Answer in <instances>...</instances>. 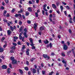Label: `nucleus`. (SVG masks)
Returning <instances> with one entry per match:
<instances>
[{
	"label": "nucleus",
	"instance_id": "nucleus-1",
	"mask_svg": "<svg viewBox=\"0 0 75 75\" xmlns=\"http://www.w3.org/2000/svg\"><path fill=\"white\" fill-rule=\"evenodd\" d=\"M15 17L16 18H17V17H20V18H21L22 17V15L21 14L19 13L18 14H16L15 16Z\"/></svg>",
	"mask_w": 75,
	"mask_h": 75
},
{
	"label": "nucleus",
	"instance_id": "nucleus-2",
	"mask_svg": "<svg viewBox=\"0 0 75 75\" xmlns=\"http://www.w3.org/2000/svg\"><path fill=\"white\" fill-rule=\"evenodd\" d=\"M18 62L16 59H15L12 61V64H17Z\"/></svg>",
	"mask_w": 75,
	"mask_h": 75
},
{
	"label": "nucleus",
	"instance_id": "nucleus-3",
	"mask_svg": "<svg viewBox=\"0 0 75 75\" xmlns=\"http://www.w3.org/2000/svg\"><path fill=\"white\" fill-rule=\"evenodd\" d=\"M1 68L2 69H7V66L5 65H3L2 66Z\"/></svg>",
	"mask_w": 75,
	"mask_h": 75
},
{
	"label": "nucleus",
	"instance_id": "nucleus-4",
	"mask_svg": "<svg viewBox=\"0 0 75 75\" xmlns=\"http://www.w3.org/2000/svg\"><path fill=\"white\" fill-rule=\"evenodd\" d=\"M64 45V50H67L68 49V47H67V46L65 44H64L63 45Z\"/></svg>",
	"mask_w": 75,
	"mask_h": 75
},
{
	"label": "nucleus",
	"instance_id": "nucleus-5",
	"mask_svg": "<svg viewBox=\"0 0 75 75\" xmlns=\"http://www.w3.org/2000/svg\"><path fill=\"white\" fill-rule=\"evenodd\" d=\"M30 42L31 44H30V45H31V46H34V44H33V40H32V39H29Z\"/></svg>",
	"mask_w": 75,
	"mask_h": 75
},
{
	"label": "nucleus",
	"instance_id": "nucleus-6",
	"mask_svg": "<svg viewBox=\"0 0 75 75\" xmlns=\"http://www.w3.org/2000/svg\"><path fill=\"white\" fill-rule=\"evenodd\" d=\"M37 23H35L34 24V28L35 30V31H36L37 30Z\"/></svg>",
	"mask_w": 75,
	"mask_h": 75
},
{
	"label": "nucleus",
	"instance_id": "nucleus-7",
	"mask_svg": "<svg viewBox=\"0 0 75 75\" xmlns=\"http://www.w3.org/2000/svg\"><path fill=\"white\" fill-rule=\"evenodd\" d=\"M52 7L53 8H55L56 9L57 8V6L55 5L54 4H52Z\"/></svg>",
	"mask_w": 75,
	"mask_h": 75
},
{
	"label": "nucleus",
	"instance_id": "nucleus-8",
	"mask_svg": "<svg viewBox=\"0 0 75 75\" xmlns=\"http://www.w3.org/2000/svg\"><path fill=\"white\" fill-rule=\"evenodd\" d=\"M12 33V32H11V31L10 30H8L7 31V33L8 35H10V34H11Z\"/></svg>",
	"mask_w": 75,
	"mask_h": 75
},
{
	"label": "nucleus",
	"instance_id": "nucleus-9",
	"mask_svg": "<svg viewBox=\"0 0 75 75\" xmlns=\"http://www.w3.org/2000/svg\"><path fill=\"white\" fill-rule=\"evenodd\" d=\"M32 70V72L33 73V74H35V73H36V70L35 69H33Z\"/></svg>",
	"mask_w": 75,
	"mask_h": 75
},
{
	"label": "nucleus",
	"instance_id": "nucleus-10",
	"mask_svg": "<svg viewBox=\"0 0 75 75\" xmlns=\"http://www.w3.org/2000/svg\"><path fill=\"white\" fill-rule=\"evenodd\" d=\"M10 27L11 31H14V28L11 26V25L10 26Z\"/></svg>",
	"mask_w": 75,
	"mask_h": 75
},
{
	"label": "nucleus",
	"instance_id": "nucleus-11",
	"mask_svg": "<svg viewBox=\"0 0 75 75\" xmlns=\"http://www.w3.org/2000/svg\"><path fill=\"white\" fill-rule=\"evenodd\" d=\"M46 41H44V42L45 44H48L49 43V41H48L47 40H46Z\"/></svg>",
	"mask_w": 75,
	"mask_h": 75
},
{
	"label": "nucleus",
	"instance_id": "nucleus-12",
	"mask_svg": "<svg viewBox=\"0 0 75 75\" xmlns=\"http://www.w3.org/2000/svg\"><path fill=\"white\" fill-rule=\"evenodd\" d=\"M21 35H22V33H20V34L19 35L20 40H21L22 39V36Z\"/></svg>",
	"mask_w": 75,
	"mask_h": 75
},
{
	"label": "nucleus",
	"instance_id": "nucleus-13",
	"mask_svg": "<svg viewBox=\"0 0 75 75\" xmlns=\"http://www.w3.org/2000/svg\"><path fill=\"white\" fill-rule=\"evenodd\" d=\"M23 35L25 37V38H27L28 37V36L27 35V34L26 33V32H24L23 33Z\"/></svg>",
	"mask_w": 75,
	"mask_h": 75
},
{
	"label": "nucleus",
	"instance_id": "nucleus-14",
	"mask_svg": "<svg viewBox=\"0 0 75 75\" xmlns=\"http://www.w3.org/2000/svg\"><path fill=\"white\" fill-rule=\"evenodd\" d=\"M44 30V27L41 26L40 27V30L42 31V30Z\"/></svg>",
	"mask_w": 75,
	"mask_h": 75
},
{
	"label": "nucleus",
	"instance_id": "nucleus-15",
	"mask_svg": "<svg viewBox=\"0 0 75 75\" xmlns=\"http://www.w3.org/2000/svg\"><path fill=\"white\" fill-rule=\"evenodd\" d=\"M10 68H9L8 69L7 72L8 74H10Z\"/></svg>",
	"mask_w": 75,
	"mask_h": 75
},
{
	"label": "nucleus",
	"instance_id": "nucleus-16",
	"mask_svg": "<svg viewBox=\"0 0 75 75\" xmlns=\"http://www.w3.org/2000/svg\"><path fill=\"white\" fill-rule=\"evenodd\" d=\"M10 59H11V61H13V60H14V57H13V56H12V57H11L10 58Z\"/></svg>",
	"mask_w": 75,
	"mask_h": 75
},
{
	"label": "nucleus",
	"instance_id": "nucleus-17",
	"mask_svg": "<svg viewBox=\"0 0 75 75\" xmlns=\"http://www.w3.org/2000/svg\"><path fill=\"white\" fill-rule=\"evenodd\" d=\"M28 10L29 11H30V12H31L32 10H31V8L30 7H28Z\"/></svg>",
	"mask_w": 75,
	"mask_h": 75
},
{
	"label": "nucleus",
	"instance_id": "nucleus-18",
	"mask_svg": "<svg viewBox=\"0 0 75 75\" xmlns=\"http://www.w3.org/2000/svg\"><path fill=\"white\" fill-rule=\"evenodd\" d=\"M4 51L3 50V48H0V52H2Z\"/></svg>",
	"mask_w": 75,
	"mask_h": 75
},
{
	"label": "nucleus",
	"instance_id": "nucleus-19",
	"mask_svg": "<svg viewBox=\"0 0 75 75\" xmlns=\"http://www.w3.org/2000/svg\"><path fill=\"white\" fill-rule=\"evenodd\" d=\"M35 17H38V13L37 12H35Z\"/></svg>",
	"mask_w": 75,
	"mask_h": 75
},
{
	"label": "nucleus",
	"instance_id": "nucleus-20",
	"mask_svg": "<svg viewBox=\"0 0 75 75\" xmlns=\"http://www.w3.org/2000/svg\"><path fill=\"white\" fill-rule=\"evenodd\" d=\"M44 58H47V55L46 54H43V55Z\"/></svg>",
	"mask_w": 75,
	"mask_h": 75
},
{
	"label": "nucleus",
	"instance_id": "nucleus-21",
	"mask_svg": "<svg viewBox=\"0 0 75 75\" xmlns=\"http://www.w3.org/2000/svg\"><path fill=\"white\" fill-rule=\"evenodd\" d=\"M19 71L21 74H23V71L22 70L20 69H19Z\"/></svg>",
	"mask_w": 75,
	"mask_h": 75
},
{
	"label": "nucleus",
	"instance_id": "nucleus-22",
	"mask_svg": "<svg viewBox=\"0 0 75 75\" xmlns=\"http://www.w3.org/2000/svg\"><path fill=\"white\" fill-rule=\"evenodd\" d=\"M25 69L26 70V71H28V68L27 67H25Z\"/></svg>",
	"mask_w": 75,
	"mask_h": 75
},
{
	"label": "nucleus",
	"instance_id": "nucleus-23",
	"mask_svg": "<svg viewBox=\"0 0 75 75\" xmlns=\"http://www.w3.org/2000/svg\"><path fill=\"white\" fill-rule=\"evenodd\" d=\"M23 27L22 26H21L19 29L20 31H22V30H23Z\"/></svg>",
	"mask_w": 75,
	"mask_h": 75
},
{
	"label": "nucleus",
	"instance_id": "nucleus-24",
	"mask_svg": "<svg viewBox=\"0 0 75 75\" xmlns=\"http://www.w3.org/2000/svg\"><path fill=\"white\" fill-rule=\"evenodd\" d=\"M49 46L50 47V48H52V43H50L49 44Z\"/></svg>",
	"mask_w": 75,
	"mask_h": 75
},
{
	"label": "nucleus",
	"instance_id": "nucleus-25",
	"mask_svg": "<svg viewBox=\"0 0 75 75\" xmlns=\"http://www.w3.org/2000/svg\"><path fill=\"white\" fill-rule=\"evenodd\" d=\"M15 46H13L12 47H11V50H15Z\"/></svg>",
	"mask_w": 75,
	"mask_h": 75
},
{
	"label": "nucleus",
	"instance_id": "nucleus-26",
	"mask_svg": "<svg viewBox=\"0 0 75 75\" xmlns=\"http://www.w3.org/2000/svg\"><path fill=\"white\" fill-rule=\"evenodd\" d=\"M66 8L67 10H69L70 9V8L68 6H66Z\"/></svg>",
	"mask_w": 75,
	"mask_h": 75
},
{
	"label": "nucleus",
	"instance_id": "nucleus-27",
	"mask_svg": "<svg viewBox=\"0 0 75 75\" xmlns=\"http://www.w3.org/2000/svg\"><path fill=\"white\" fill-rule=\"evenodd\" d=\"M54 74V71H52L49 74V75H52V74Z\"/></svg>",
	"mask_w": 75,
	"mask_h": 75
},
{
	"label": "nucleus",
	"instance_id": "nucleus-28",
	"mask_svg": "<svg viewBox=\"0 0 75 75\" xmlns=\"http://www.w3.org/2000/svg\"><path fill=\"white\" fill-rule=\"evenodd\" d=\"M29 14H30V13L29 12H27L25 13V16H28V15H29Z\"/></svg>",
	"mask_w": 75,
	"mask_h": 75
},
{
	"label": "nucleus",
	"instance_id": "nucleus-29",
	"mask_svg": "<svg viewBox=\"0 0 75 75\" xmlns=\"http://www.w3.org/2000/svg\"><path fill=\"white\" fill-rule=\"evenodd\" d=\"M61 55L62 56H63V57H65V54L64 53L62 52L61 53Z\"/></svg>",
	"mask_w": 75,
	"mask_h": 75
},
{
	"label": "nucleus",
	"instance_id": "nucleus-30",
	"mask_svg": "<svg viewBox=\"0 0 75 75\" xmlns=\"http://www.w3.org/2000/svg\"><path fill=\"white\" fill-rule=\"evenodd\" d=\"M28 73L29 75H31V71H28Z\"/></svg>",
	"mask_w": 75,
	"mask_h": 75
},
{
	"label": "nucleus",
	"instance_id": "nucleus-31",
	"mask_svg": "<svg viewBox=\"0 0 75 75\" xmlns=\"http://www.w3.org/2000/svg\"><path fill=\"white\" fill-rule=\"evenodd\" d=\"M33 46L32 47V50H33V49H35V47L34 46Z\"/></svg>",
	"mask_w": 75,
	"mask_h": 75
},
{
	"label": "nucleus",
	"instance_id": "nucleus-32",
	"mask_svg": "<svg viewBox=\"0 0 75 75\" xmlns=\"http://www.w3.org/2000/svg\"><path fill=\"white\" fill-rule=\"evenodd\" d=\"M27 22L28 24H31V21H30L28 20L27 21Z\"/></svg>",
	"mask_w": 75,
	"mask_h": 75
},
{
	"label": "nucleus",
	"instance_id": "nucleus-33",
	"mask_svg": "<svg viewBox=\"0 0 75 75\" xmlns=\"http://www.w3.org/2000/svg\"><path fill=\"white\" fill-rule=\"evenodd\" d=\"M42 74L43 75H45V71H42Z\"/></svg>",
	"mask_w": 75,
	"mask_h": 75
},
{
	"label": "nucleus",
	"instance_id": "nucleus-34",
	"mask_svg": "<svg viewBox=\"0 0 75 75\" xmlns=\"http://www.w3.org/2000/svg\"><path fill=\"white\" fill-rule=\"evenodd\" d=\"M6 12H7V11H4V16H6Z\"/></svg>",
	"mask_w": 75,
	"mask_h": 75
},
{
	"label": "nucleus",
	"instance_id": "nucleus-35",
	"mask_svg": "<svg viewBox=\"0 0 75 75\" xmlns=\"http://www.w3.org/2000/svg\"><path fill=\"white\" fill-rule=\"evenodd\" d=\"M17 44L18 45H21V42L19 41L18 42Z\"/></svg>",
	"mask_w": 75,
	"mask_h": 75
},
{
	"label": "nucleus",
	"instance_id": "nucleus-36",
	"mask_svg": "<svg viewBox=\"0 0 75 75\" xmlns=\"http://www.w3.org/2000/svg\"><path fill=\"white\" fill-rule=\"evenodd\" d=\"M62 62L63 63V64H66L67 63H66V62L64 60H63L62 61Z\"/></svg>",
	"mask_w": 75,
	"mask_h": 75
},
{
	"label": "nucleus",
	"instance_id": "nucleus-37",
	"mask_svg": "<svg viewBox=\"0 0 75 75\" xmlns=\"http://www.w3.org/2000/svg\"><path fill=\"white\" fill-rule=\"evenodd\" d=\"M22 24H23L22 22H21V21L19 22V25H22Z\"/></svg>",
	"mask_w": 75,
	"mask_h": 75
},
{
	"label": "nucleus",
	"instance_id": "nucleus-38",
	"mask_svg": "<svg viewBox=\"0 0 75 75\" xmlns=\"http://www.w3.org/2000/svg\"><path fill=\"white\" fill-rule=\"evenodd\" d=\"M5 2L6 3H8V0H5Z\"/></svg>",
	"mask_w": 75,
	"mask_h": 75
},
{
	"label": "nucleus",
	"instance_id": "nucleus-39",
	"mask_svg": "<svg viewBox=\"0 0 75 75\" xmlns=\"http://www.w3.org/2000/svg\"><path fill=\"white\" fill-rule=\"evenodd\" d=\"M2 4L3 6H5L6 5V4H5L4 2H3L2 3Z\"/></svg>",
	"mask_w": 75,
	"mask_h": 75
},
{
	"label": "nucleus",
	"instance_id": "nucleus-40",
	"mask_svg": "<svg viewBox=\"0 0 75 75\" xmlns=\"http://www.w3.org/2000/svg\"><path fill=\"white\" fill-rule=\"evenodd\" d=\"M60 8L61 9V11H62V10H63V6H60Z\"/></svg>",
	"mask_w": 75,
	"mask_h": 75
},
{
	"label": "nucleus",
	"instance_id": "nucleus-41",
	"mask_svg": "<svg viewBox=\"0 0 75 75\" xmlns=\"http://www.w3.org/2000/svg\"><path fill=\"white\" fill-rule=\"evenodd\" d=\"M22 49H25V45H23V47L22 48Z\"/></svg>",
	"mask_w": 75,
	"mask_h": 75
},
{
	"label": "nucleus",
	"instance_id": "nucleus-42",
	"mask_svg": "<svg viewBox=\"0 0 75 75\" xmlns=\"http://www.w3.org/2000/svg\"><path fill=\"white\" fill-rule=\"evenodd\" d=\"M6 15L7 16H6V17H10V14H9L7 13V14H6Z\"/></svg>",
	"mask_w": 75,
	"mask_h": 75
},
{
	"label": "nucleus",
	"instance_id": "nucleus-43",
	"mask_svg": "<svg viewBox=\"0 0 75 75\" xmlns=\"http://www.w3.org/2000/svg\"><path fill=\"white\" fill-rule=\"evenodd\" d=\"M26 54L27 55H29V52H26Z\"/></svg>",
	"mask_w": 75,
	"mask_h": 75
},
{
	"label": "nucleus",
	"instance_id": "nucleus-44",
	"mask_svg": "<svg viewBox=\"0 0 75 75\" xmlns=\"http://www.w3.org/2000/svg\"><path fill=\"white\" fill-rule=\"evenodd\" d=\"M22 17L23 19H25V16L23 15H22Z\"/></svg>",
	"mask_w": 75,
	"mask_h": 75
},
{
	"label": "nucleus",
	"instance_id": "nucleus-45",
	"mask_svg": "<svg viewBox=\"0 0 75 75\" xmlns=\"http://www.w3.org/2000/svg\"><path fill=\"white\" fill-rule=\"evenodd\" d=\"M14 11H15L14 9H13L11 11V12H12V13H14Z\"/></svg>",
	"mask_w": 75,
	"mask_h": 75
},
{
	"label": "nucleus",
	"instance_id": "nucleus-46",
	"mask_svg": "<svg viewBox=\"0 0 75 75\" xmlns=\"http://www.w3.org/2000/svg\"><path fill=\"white\" fill-rule=\"evenodd\" d=\"M51 55H52L53 56H54V55H55V54L54 53V52L51 53Z\"/></svg>",
	"mask_w": 75,
	"mask_h": 75
},
{
	"label": "nucleus",
	"instance_id": "nucleus-47",
	"mask_svg": "<svg viewBox=\"0 0 75 75\" xmlns=\"http://www.w3.org/2000/svg\"><path fill=\"white\" fill-rule=\"evenodd\" d=\"M24 31H25V33H26V32H27V28H25L24 29Z\"/></svg>",
	"mask_w": 75,
	"mask_h": 75
},
{
	"label": "nucleus",
	"instance_id": "nucleus-48",
	"mask_svg": "<svg viewBox=\"0 0 75 75\" xmlns=\"http://www.w3.org/2000/svg\"><path fill=\"white\" fill-rule=\"evenodd\" d=\"M62 3L63 4H64V5H67V3H65L64 2H63Z\"/></svg>",
	"mask_w": 75,
	"mask_h": 75
},
{
	"label": "nucleus",
	"instance_id": "nucleus-49",
	"mask_svg": "<svg viewBox=\"0 0 75 75\" xmlns=\"http://www.w3.org/2000/svg\"><path fill=\"white\" fill-rule=\"evenodd\" d=\"M13 45H15V46H16L17 45V44L15 43H13Z\"/></svg>",
	"mask_w": 75,
	"mask_h": 75
},
{
	"label": "nucleus",
	"instance_id": "nucleus-50",
	"mask_svg": "<svg viewBox=\"0 0 75 75\" xmlns=\"http://www.w3.org/2000/svg\"><path fill=\"white\" fill-rule=\"evenodd\" d=\"M21 51H22V52H24L25 51H24V50L23 49H22H22L21 50Z\"/></svg>",
	"mask_w": 75,
	"mask_h": 75
},
{
	"label": "nucleus",
	"instance_id": "nucleus-51",
	"mask_svg": "<svg viewBox=\"0 0 75 75\" xmlns=\"http://www.w3.org/2000/svg\"><path fill=\"white\" fill-rule=\"evenodd\" d=\"M35 59L34 58H32L31 59V61L32 62L33 61H34V60Z\"/></svg>",
	"mask_w": 75,
	"mask_h": 75
},
{
	"label": "nucleus",
	"instance_id": "nucleus-52",
	"mask_svg": "<svg viewBox=\"0 0 75 75\" xmlns=\"http://www.w3.org/2000/svg\"><path fill=\"white\" fill-rule=\"evenodd\" d=\"M6 46H7V44H5L3 46L4 48H6Z\"/></svg>",
	"mask_w": 75,
	"mask_h": 75
},
{
	"label": "nucleus",
	"instance_id": "nucleus-53",
	"mask_svg": "<svg viewBox=\"0 0 75 75\" xmlns=\"http://www.w3.org/2000/svg\"><path fill=\"white\" fill-rule=\"evenodd\" d=\"M43 9L44 10H45V11H48V10H47L45 8H43Z\"/></svg>",
	"mask_w": 75,
	"mask_h": 75
},
{
	"label": "nucleus",
	"instance_id": "nucleus-54",
	"mask_svg": "<svg viewBox=\"0 0 75 75\" xmlns=\"http://www.w3.org/2000/svg\"><path fill=\"white\" fill-rule=\"evenodd\" d=\"M29 4H33V3H32V2H31V1H29Z\"/></svg>",
	"mask_w": 75,
	"mask_h": 75
},
{
	"label": "nucleus",
	"instance_id": "nucleus-55",
	"mask_svg": "<svg viewBox=\"0 0 75 75\" xmlns=\"http://www.w3.org/2000/svg\"><path fill=\"white\" fill-rule=\"evenodd\" d=\"M1 8L2 10H4V7L3 6H2L1 7Z\"/></svg>",
	"mask_w": 75,
	"mask_h": 75
},
{
	"label": "nucleus",
	"instance_id": "nucleus-56",
	"mask_svg": "<svg viewBox=\"0 0 75 75\" xmlns=\"http://www.w3.org/2000/svg\"><path fill=\"white\" fill-rule=\"evenodd\" d=\"M49 17L50 18H52V15L51 14H50L49 16Z\"/></svg>",
	"mask_w": 75,
	"mask_h": 75
},
{
	"label": "nucleus",
	"instance_id": "nucleus-57",
	"mask_svg": "<svg viewBox=\"0 0 75 75\" xmlns=\"http://www.w3.org/2000/svg\"><path fill=\"white\" fill-rule=\"evenodd\" d=\"M9 67L11 68H12V67L11 66V64H9Z\"/></svg>",
	"mask_w": 75,
	"mask_h": 75
},
{
	"label": "nucleus",
	"instance_id": "nucleus-58",
	"mask_svg": "<svg viewBox=\"0 0 75 75\" xmlns=\"http://www.w3.org/2000/svg\"><path fill=\"white\" fill-rule=\"evenodd\" d=\"M47 4H45V5H44L43 6V7L44 8H46V7H47Z\"/></svg>",
	"mask_w": 75,
	"mask_h": 75
},
{
	"label": "nucleus",
	"instance_id": "nucleus-59",
	"mask_svg": "<svg viewBox=\"0 0 75 75\" xmlns=\"http://www.w3.org/2000/svg\"><path fill=\"white\" fill-rule=\"evenodd\" d=\"M26 44L28 46H29V45H30V44L29 43H28V42H26Z\"/></svg>",
	"mask_w": 75,
	"mask_h": 75
},
{
	"label": "nucleus",
	"instance_id": "nucleus-60",
	"mask_svg": "<svg viewBox=\"0 0 75 75\" xmlns=\"http://www.w3.org/2000/svg\"><path fill=\"white\" fill-rule=\"evenodd\" d=\"M52 23L53 24H55V22L54 21H52Z\"/></svg>",
	"mask_w": 75,
	"mask_h": 75
},
{
	"label": "nucleus",
	"instance_id": "nucleus-61",
	"mask_svg": "<svg viewBox=\"0 0 75 75\" xmlns=\"http://www.w3.org/2000/svg\"><path fill=\"white\" fill-rule=\"evenodd\" d=\"M58 37L59 38V39H60L61 38V35H58Z\"/></svg>",
	"mask_w": 75,
	"mask_h": 75
},
{
	"label": "nucleus",
	"instance_id": "nucleus-62",
	"mask_svg": "<svg viewBox=\"0 0 75 75\" xmlns=\"http://www.w3.org/2000/svg\"><path fill=\"white\" fill-rule=\"evenodd\" d=\"M74 49H72V52H73V54H74V53H75V52H74Z\"/></svg>",
	"mask_w": 75,
	"mask_h": 75
},
{
	"label": "nucleus",
	"instance_id": "nucleus-63",
	"mask_svg": "<svg viewBox=\"0 0 75 75\" xmlns=\"http://www.w3.org/2000/svg\"><path fill=\"white\" fill-rule=\"evenodd\" d=\"M38 41L39 43H41L42 42H41V40H39Z\"/></svg>",
	"mask_w": 75,
	"mask_h": 75
},
{
	"label": "nucleus",
	"instance_id": "nucleus-64",
	"mask_svg": "<svg viewBox=\"0 0 75 75\" xmlns=\"http://www.w3.org/2000/svg\"><path fill=\"white\" fill-rule=\"evenodd\" d=\"M44 13H45L44 11L43 10H42V13L43 14V15H44Z\"/></svg>",
	"mask_w": 75,
	"mask_h": 75
}]
</instances>
